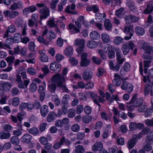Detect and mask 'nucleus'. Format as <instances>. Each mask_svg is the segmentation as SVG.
<instances>
[{"label":"nucleus","instance_id":"obj_55","mask_svg":"<svg viewBox=\"0 0 153 153\" xmlns=\"http://www.w3.org/2000/svg\"><path fill=\"white\" fill-rule=\"evenodd\" d=\"M39 142L42 144L46 145L48 144V139L44 137H41L40 138Z\"/></svg>","mask_w":153,"mask_h":153},{"label":"nucleus","instance_id":"obj_4","mask_svg":"<svg viewBox=\"0 0 153 153\" xmlns=\"http://www.w3.org/2000/svg\"><path fill=\"white\" fill-rule=\"evenodd\" d=\"M3 14L5 17L12 19L18 16L19 13L18 11H15V10L10 11L7 10L3 12Z\"/></svg>","mask_w":153,"mask_h":153},{"label":"nucleus","instance_id":"obj_30","mask_svg":"<svg viewBox=\"0 0 153 153\" xmlns=\"http://www.w3.org/2000/svg\"><path fill=\"white\" fill-rule=\"evenodd\" d=\"M75 153H84L85 152V148L81 145H79L75 147Z\"/></svg>","mask_w":153,"mask_h":153},{"label":"nucleus","instance_id":"obj_2","mask_svg":"<svg viewBox=\"0 0 153 153\" xmlns=\"http://www.w3.org/2000/svg\"><path fill=\"white\" fill-rule=\"evenodd\" d=\"M45 5L46 4L43 3H38L36 4L37 7L39 8H42L45 7L39 10V13L41 14L40 17V21L43 19H46L48 16V8ZM40 23H41V22L40 21Z\"/></svg>","mask_w":153,"mask_h":153},{"label":"nucleus","instance_id":"obj_17","mask_svg":"<svg viewBox=\"0 0 153 153\" xmlns=\"http://www.w3.org/2000/svg\"><path fill=\"white\" fill-rule=\"evenodd\" d=\"M88 95L92 98L94 103L99 106V109H100L101 105L99 103V102L97 100V97L98 96L94 92H88Z\"/></svg>","mask_w":153,"mask_h":153},{"label":"nucleus","instance_id":"obj_46","mask_svg":"<svg viewBox=\"0 0 153 153\" xmlns=\"http://www.w3.org/2000/svg\"><path fill=\"white\" fill-rule=\"evenodd\" d=\"M150 60H146L144 61V72L145 74H146L147 73L148 68L149 65V64L151 62Z\"/></svg>","mask_w":153,"mask_h":153},{"label":"nucleus","instance_id":"obj_10","mask_svg":"<svg viewBox=\"0 0 153 153\" xmlns=\"http://www.w3.org/2000/svg\"><path fill=\"white\" fill-rule=\"evenodd\" d=\"M126 4L129 8L131 13H136L137 12V8L135 5L134 2L133 1L128 0L126 1Z\"/></svg>","mask_w":153,"mask_h":153},{"label":"nucleus","instance_id":"obj_12","mask_svg":"<svg viewBox=\"0 0 153 153\" xmlns=\"http://www.w3.org/2000/svg\"><path fill=\"white\" fill-rule=\"evenodd\" d=\"M123 32L128 35L132 36L134 33L133 26L129 25L125 26L124 28Z\"/></svg>","mask_w":153,"mask_h":153},{"label":"nucleus","instance_id":"obj_34","mask_svg":"<svg viewBox=\"0 0 153 153\" xmlns=\"http://www.w3.org/2000/svg\"><path fill=\"white\" fill-rule=\"evenodd\" d=\"M11 143L13 145L19 144V140L17 136H12L10 139Z\"/></svg>","mask_w":153,"mask_h":153},{"label":"nucleus","instance_id":"obj_5","mask_svg":"<svg viewBox=\"0 0 153 153\" xmlns=\"http://www.w3.org/2000/svg\"><path fill=\"white\" fill-rule=\"evenodd\" d=\"M90 63V60L87 59V54L86 53H82L81 56L80 66L85 67L88 66Z\"/></svg>","mask_w":153,"mask_h":153},{"label":"nucleus","instance_id":"obj_7","mask_svg":"<svg viewBox=\"0 0 153 153\" xmlns=\"http://www.w3.org/2000/svg\"><path fill=\"white\" fill-rule=\"evenodd\" d=\"M93 76V74L91 70L86 68L85 70L82 74L83 79L85 80L88 81L91 79Z\"/></svg>","mask_w":153,"mask_h":153},{"label":"nucleus","instance_id":"obj_24","mask_svg":"<svg viewBox=\"0 0 153 153\" xmlns=\"http://www.w3.org/2000/svg\"><path fill=\"white\" fill-rule=\"evenodd\" d=\"M69 28L70 29V31L73 33H77L80 31V30L76 28L74 24L71 23L69 25Z\"/></svg>","mask_w":153,"mask_h":153},{"label":"nucleus","instance_id":"obj_27","mask_svg":"<svg viewBox=\"0 0 153 153\" xmlns=\"http://www.w3.org/2000/svg\"><path fill=\"white\" fill-rule=\"evenodd\" d=\"M48 112V106L46 105L42 106L40 109V113L43 117L46 116Z\"/></svg>","mask_w":153,"mask_h":153},{"label":"nucleus","instance_id":"obj_48","mask_svg":"<svg viewBox=\"0 0 153 153\" xmlns=\"http://www.w3.org/2000/svg\"><path fill=\"white\" fill-rule=\"evenodd\" d=\"M22 18L20 17H18L16 18L15 21V24L17 26L21 27L22 26Z\"/></svg>","mask_w":153,"mask_h":153},{"label":"nucleus","instance_id":"obj_19","mask_svg":"<svg viewBox=\"0 0 153 153\" xmlns=\"http://www.w3.org/2000/svg\"><path fill=\"white\" fill-rule=\"evenodd\" d=\"M32 139V136L29 134H25L22 136L21 139V141L23 143H28Z\"/></svg>","mask_w":153,"mask_h":153},{"label":"nucleus","instance_id":"obj_16","mask_svg":"<svg viewBox=\"0 0 153 153\" xmlns=\"http://www.w3.org/2000/svg\"><path fill=\"white\" fill-rule=\"evenodd\" d=\"M30 82L29 79H27L24 81V82L22 81L17 82L18 87L20 89L25 88H27V87Z\"/></svg>","mask_w":153,"mask_h":153},{"label":"nucleus","instance_id":"obj_6","mask_svg":"<svg viewBox=\"0 0 153 153\" xmlns=\"http://www.w3.org/2000/svg\"><path fill=\"white\" fill-rule=\"evenodd\" d=\"M121 88L122 90L126 91L128 93H130L133 91V87L131 84L124 81L122 82Z\"/></svg>","mask_w":153,"mask_h":153},{"label":"nucleus","instance_id":"obj_35","mask_svg":"<svg viewBox=\"0 0 153 153\" xmlns=\"http://www.w3.org/2000/svg\"><path fill=\"white\" fill-rule=\"evenodd\" d=\"M142 48L143 49L148 53H151V48L149 47V44L146 43H144L143 44Z\"/></svg>","mask_w":153,"mask_h":153},{"label":"nucleus","instance_id":"obj_15","mask_svg":"<svg viewBox=\"0 0 153 153\" xmlns=\"http://www.w3.org/2000/svg\"><path fill=\"white\" fill-rule=\"evenodd\" d=\"M12 86V84L8 81L4 82L1 84V87L3 91H9Z\"/></svg>","mask_w":153,"mask_h":153},{"label":"nucleus","instance_id":"obj_38","mask_svg":"<svg viewBox=\"0 0 153 153\" xmlns=\"http://www.w3.org/2000/svg\"><path fill=\"white\" fill-rule=\"evenodd\" d=\"M15 59V57L13 56H9L6 58V60L8 63V65L12 66L14 62Z\"/></svg>","mask_w":153,"mask_h":153},{"label":"nucleus","instance_id":"obj_41","mask_svg":"<svg viewBox=\"0 0 153 153\" xmlns=\"http://www.w3.org/2000/svg\"><path fill=\"white\" fill-rule=\"evenodd\" d=\"M104 48V51L106 53H108V52H109L110 50L114 49V46L108 44L105 45Z\"/></svg>","mask_w":153,"mask_h":153},{"label":"nucleus","instance_id":"obj_51","mask_svg":"<svg viewBox=\"0 0 153 153\" xmlns=\"http://www.w3.org/2000/svg\"><path fill=\"white\" fill-rule=\"evenodd\" d=\"M82 120L85 123H88L91 121V117L90 116L88 115L84 116L82 117Z\"/></svg>","mask_w":153,"mask_h":153},{"label":"nucleus","instance_id":"obj_63","mask_svg":"<svg viewBox=\"0 0 153 153\" xmlns=\"http://www.w3.org/2000/svg\"><path fill=\"white\" fill-rule=\"evenodd\" d=\"M148 107L147 105H144L138 108V111L141 112H145L148 110Z\"/></svg>","mask_w":153,"mask_h":153},{"label":"nucleus","instance_id":"obj_18","mask_svg":"<svg viewBox=\"0 0 153 153\" xmlns=\"http://www.w3.org/2000/svg\"><path fill=\"white\" fill-rule=\"evenodd\" d=\"M103 148V145L100 142L95 143L92 147V150L93 152H96L100 150Z\"/></svg>","mask_w":153,"mask_h":153},{"label":"nucleus","instance_id":"obj_45","mask_svg":"<svg viewBox=\"0 0 153 153\" xmlns=\"http://www.w3.org/2000/svg\"><path fill=\"white\" fill-rule=\"evenodd\" d=\"M70 98L69 95L68 94L65 95L62 97V100L61 103L62 104H68V100Z\"/></svg>","mask_w":153,"mask_h":153},{"label":"nucleus","instance_id":"obj_28","mask_svg":"<svg viewBox=\"0 0 153 153\" xmlns=\"http://www.w3.org/2000/svg\"><path fill=\"white\" fill-rule=\"evenodd\" d=\"M152 88V86L149 84L147 83L144 85V94L145 95H147Z\"/></svg>","mask_w":153,"mask_h":153},{"label":"nucleus","instance_id":"obj_36","mask_svg":"<svg viewBox=\"0 0 153 153\" xmlns=\"http://www.w3.org/2000/svg\"><path fill=\"white\" fill-rule=\"evenodd\" d=\"M153 10V5L152 4L147 5V8L144 11V13L145 14L150 13Z\"/></svg>","mask_w":153,"mask_h":153},{"label":"nucleus","instance_id":"obj_32","mask_svg":"<svg viewBox=\"0 0 153 153\" xmlns=\"http://www.w3.org/2000/svg\"><path fill=\"white\" fill-rule=\"evenodd\" d=\"M73 48L71 47H67L65 49V52L66 55L68 56H72L73 53Z\"/></svg>","mask_w":153,"mask_h":153},{"label":"nucleus","instance_id":"obj_54","mask_svg":"<svg viewBox=\"0 0 153 153\" xmlns=\"http://www.w3.org/2000/svg\"><path fill=\"white\" fill-rule=\"evenodd\" d=\"M37 86L35 83H32L30 85L29 90L32 92H35L37 89Z\"/></svg>","mask_w":153,"mask_h":153},{"label":"nucleus","instance_id":"obj_29","mask_svg":"<svg viewBox=\"0 0 153 153\" xmlns=\"http://www.w3.org/2000/svg\"><path fill=\"white\" fill-rule=\"evenodd\" d=\"M37 41L40 43H43L44 44L47 45H48V41L47 39H45L43 36H40L38 37Z\"/></svg>","mask_w":153,"mask_h":153},{"label":"nucleus","instance_id":"obj_40","mask_svg":"<svg viewBox=\"0 0 153 153\" xmlns=\"http://www.w3.org/2000/svg\"><path fill=\"white\" fill-rule=\"evenodd\" d=\"M75 44L78 46H85V40L83 39H77L75 41Z\"/></svg>","mask_w":153,"mask_h":153},{"label":"nucleus","instance_id":"obj_49","mask_svg":"<svg viewBox=\"0 0 153 153\" xmlns=\"http://www.w3.org/2000/svg\"><path fill=\"white\" fill-rule=\"evenodd\" d=\"M3 127L5 131L8 132L11 131L13 129L12 126L8 124H4Z\"/></svg>","mask_w":153,"mask_h":153},{"label":"nucleus","instance_id":"obj_22","mask_svg":"<svg viewBox=\"0 0 153 153\" xmlns=\"http://www.w3.org/2000/svg\"><path fill=\"white\" fill-rule=\"evenodd\" d=\"M105 29L107 30L110 31L112 27V25L110 21L108 19H106L104 22Z\"/></svg>","mask_w":153,"mask_h":153},{"label":"nucleus","instance_id":"obj_47","mask_svg":"<svg viewBox=\"0 0 153 153\" xmlns=\"http://www.w3.org/2000/svg\"><path fill=\"white\" fill-rule=\"evenodd\" d=\"M71 129L72 131L77 132L80 130V126L78 124L76 123L72 126Z\"/></svg>","mask_w":153,"mask_h":153},{"label":"nucleus","instance_id":"obj_62","mask_svg":"<svg viewBox=\"0 0 153 153\" xmlns=\"http://www.w3.org/2000/svg\"><path fill=\"white\" fill-rule=\"evenodd\" d=\"M129 128L131 131L137 129V123L135 122L130 123L129 125Z\"/></svg>","mask_w":153,"mask_h":153},{"label":"nucleus","instance_id":"obj_20","mask_svg":"<svg viewBox=\"0 0 153 153\" xmlns=\"http://www.w3.org/2000/svg\"><path fill=\"white\" fill-rule=\"evenodd\" d=\"M106 15L105 13H103L102 17L101 13H97L96 14V19L98 22H102L106 18Z\"/></svg>","mask_w":153,"mask_h":153},{"label":"nucleus","instance_id":"obj_9","mask_svg":"<svg viewBox=\"0 0 153 153\" xmlns=\"http://www.w3.org/2000/svg\"><path fill=\"white\" fill-rule=\"evenodd\" d=\"M140 18L138 17H136L132 15L126 16L125 18V20L127 24H131L132 22H137Z\"/></svg>","mask_w":153,"mask_h":153},{"label":"nucleus","instance_id":"obj_42","mask_svg":"<svg viewBox=\"0 0 153 153\" xmlns=\"http://www.w3.org/2000/svg\"><path fill=\"white\" fill-rule=\"evenodd\" d=\"M87 45L88 47L90 48H96L98 45L97 43L93 41L88 42Z\"/></svg>","mask_w":153,"mask_h":153},{"label":"nucleus","instance_id":"obj_53","mask_svg":"<svg viewBox=\"0 0 153 153\" xmlns=\"http://www.w3.org/2000/svg\"><path fill=\"white\" fill-rule=\"evenodd\" d=\"M122 3L121 0H113L111 3V6L115 7L117 6H120Z\"/></svg>","mask_w":153,"mask_h":153},{"label":"nucleus","instance_id":"obj_56","mask_svg":"<svg viewBox=\"0 0 153 153\" xmlns=\"http://www.w3.org/2000/svg\"><path fill=\"white\" fill-rule=\"evenodd\" d=\"M56 117V115L54 113L52 112H50L48 115V122L53 120Z\"/></svg>","mask_w":153,"mask_h":153},{"label":"nucleus","instance_id":"obj_39","mask_svg":"<svg viewBox=\"0 0 153 153\" xmlns=\"http://www.w3.org/2000/svg\"><path fill=\"white\" fill-rule=\"evenodd\" d=\"M10 135L9 133L1 131L0 133V138L2 139H7L10 138Z\"/></svg>","mask_w":153,"mask_h":153},{"label":"nucleus","instance_id":"obj_1","mask_svg":"<svg viewBox=\"0 0 153 153\" xmlns=\"http://www.w3.org/2000/svg\"><path fill=\"white\" fill-rule=\"evenodd\" d=\"M52 80L53 82L56 84L58 87L61 88L63 92L68 93L70 92L64 82H65V79L64 76L59 74H57L53 76Z\"/></svg>","mask_w":153,"mask_h":153},{"label":"nucleus","instance_id":"obj_33","mask_svg":"<svg viewBox=\"0 0 153 153\" xmlns=\"http://www.w3.org/2000/svg\"><path fill=\"white\" fill-rule=\"evenodd\" d=\"M28 132L29 133L33 134L34 136L37 135L39 133L38 129L37 128L34 127L29 129Z\"/></svg>","mask_w":153,"mask_h":153},{"label":"nucleus","instance_id":"obj_50","mask_svg":"<svg viewBox=\"0 0 153 153\" xmlns=\"http://www.w3.org/2000/svg\"><path fill=\"white\" fill-rule=\"evenodd\" d=\"M19 92V89L16 87H13L10 91V93L13 96H16L18 94Z\"/></svg>","mask_w":153,"mask_h":153},{"label":"nucleus","instance_id":"obj_11","mask_svg":"<svg viewBox=\"0 0 153 153\" xmlns=\"http://www.w3.org/2000/svg\"><path fill=\"white\" fill-rule=\"evenodd\" d=\"M153 79V68L149 70V74L147 77L145 76H143V81L144 82L148 81L149 83L152 82V79Z\"/></svg>","mask_w":153,"mask_h":153},{"label":"nucleus","instance_id":"obj_60","mask_svg":"<svg viewBox=\"0 0 153 153\" xmlns=\"http://www.w3.org/2000/svg\"><path fill=\"white\" fill-rule=\"evenodd\" d=\"M92 59L94 63L97 65H100L101 62V60L99 58L95 56H93Z\"/></svg>","mask_w":153,"mask_h":153},{"label":"nucleus","instance_id":"obj_26","mask_svg":"<svg viewBox=\"0 0 153 153\" xmlns=\"http://www.w3.org/2000/svg\"><path fill=\"white\" fill-rule=\"evenodd\" d=\"M135 32L139 36H142L145 33L144 29L140 27H137L135 28Z\"/></svg>","mask_w":153,"mask_h":153},{"label":"nucleus","instance_id":"obj_14","mask_svg":"<svg viewBox=\"0 0 153 153\" xmlns=\"http://www.w3.org/2000/svg\"><path fill=\"white\" fill-rule=\"evenodd\" d=\"M137 135L133 136L132 139L130 140L128 142V147L129 149H132L137 142Z\"/></svg>","mask_w":153,"mask_h":153},{"label":"nucleus","instance_id":"obj_23","mask_svg":"<svg viewBox=\"0 0 153 153\" xmlns=\"http://www.w3.org/2000/svg\"><path fill=\"white\" fill-rule=\"evenodd\" d=\"M90 38L93 40H97L100 38V34L97 31L91 32L90 34Z\"/></svg>","mask_w":153,"mask_h":153},{"label":"nucleus","instance_id":"obj_21","mask_svg":"<svg viewBox=\"0 0 153 153\" xmlns=\"http://www.w3.org/2000/svg\"><path fill=\"white\" fill-rule=\"evenodd\" d=\"M146 143H152L153 142V131H152L147 135L145 139Z\"/></svg>","mask_w":153,"mask_h":153},{"label":"nucleus","instance_id":"obj_61","mask_svg":"<svg viewBox=\"0 0 153 153\" xmlns=\"http://www.w3.org/2000/svg\"><path fill=\"white\" fill-rule=\"evenodd\" d=\"M124 10V8L123 7H121L119 9L116 10L115 12V14L116 16L120 18L122 16V13Z\"/></svg>","mask_w":153,"mask_h":153},{"label":"nucleus","instance_id":"obj_25","mask_svg":"<svg viewBox=\"0 0 153 153\" xmlns=\"http://www.w3.org/2000/svg\"><path fill=\"white\" fill-rule=\"evenodd\" d=\"M116 56L117 63L118 64H122L124 61L125 59L122 58L120 56V52L119 50L116 51Z\"/></svg>","mask_w":153,"mask_h":153},{"label":"nucleus","instance_id":"obj_44","mask_svg":"<svg viewBox=\"0 0 153 153\" xmlns=\"http://www.w3.org/2000/svg\"><path fill=\"white\" fill-rule=\"evenodd\" d=\"M123 39L119 36H116L114 40V42L116 45L120 44L123 41Z\"/></svg>","mask_w":153,"mask_h":153},{"label":"nucleus","instance_id":"obj_57","mask_svg":"<svg viewBox=\"0 0 153 153\" xmlns=\"http://www.w3.org/2000/svg\"><path fill=\"white\" fill-rule=\"evenodd\" d=\"M150 129L147 127H145L141 131V132H140L139 134L140 135V134L142 135H146V134L149 133H150L151 131H150Z\"/></svg>","mask_w":153,"mask_h":153},{"label":"nucleus","instance_id":"obj_59","mask_svg":"<svg viewBox=\"0 0 153 153\" xmlns=\"http://www.w3.org/2000/svg\"><path fill=\"white\" fill-rule=\"evenodd\" d=\"M35 44L33 42L31 41L29 42L28 45V48L29 50L31 51H35Z\"/></svg>","mask_w":153,"mask_h":153},{"label":"nucleus","instance_id":"obj_58","mask_svg":"<svg viewBox=\"0 0 153 153\" xmlns=\"http://www.w3.org/2000/svg\"><path fill=\"white\" fill-rule=\"evenodd\" d=\"M151 144L146 143V144L143 147V149L147 152L151 151L152 149V146L151 145Z\"/></svg>","mask_w":153,"mask_h":153},{"label":"nucleus","instance_id":"obj_31","mask_svg":"<svg viewBox=\"0 0 153 153\" xmlns=\"http://www.w3.org/2000/svg\"><path fill=\"white\" fill-rule=\"evenodd\" d=\"M102 39L104 43H108L110 41L108 35L106 33H103L102 35Z\"/></svg>","mask_w":153,"mask_h":153},{"label":"nucleus","instance_id":"obj_64","mask_svg":"<svg viewBox=\"0 0 153 153\" xmlns=\"http://www.w3.org/2000/svg\"><path fill=\"white\" fill-rule=\"evenodd\" d=\"M145 124L149 127H153V118L151 120H146L145 121Z\"/></svg>","mask_w":153,"mask_h":153},{"label":"nucleus","instance_id":"obj_37","mask_svg":"<svg viewBox=\"0 0 153 153\" xmlns=\"http://www.w3.org/2000/svg\"><path fill=\"white\" fill-rule=\"evenodd\" d=\"M20 101L19 98L17 97H14L12 100V104L14 106H17L20 103Z\"/></svg>","mask_w":153,"mask_h":153},{"label":"nucleus","instance_id":"obj_3","mask_svg":"<svg viewBox=\"0 0 153 153\" xmlns=\"http://www.w3.org/2000/svg\"><path fill=\"white\" fill-rule=\"evenodd\" d=\"M137 95L135 94L132 97L129 104H133L135 107L141 106L143 104V100L142 97L137 98Z\"/></svg>","mask_w":153,"mask_h":153},{"label":"nucleus","instance_id":"obj_52","mask_svg":"<svg viewBox=\"0 0 153 153\" xmlns=\"http://www.w3.org/2000/svg\"><path fill=\"white\" fill-rule=\"evenodd\" d=\"M122 49L123 51V54L125 55H127L129 51V49L126 44L123 45Z\"/></svg>","mask_w":153,"mask_h":153},{"label":"nucleus","instance_id":"obj_43","mask_svg":"<svg viewBox=\"0 0 153 153\" xmlns=\"http://www.w3.org/2000/svg\"><path fill=\"white\" fill-rule=\"evenodd\" d=\"M27 72L28 74L32 75H35L37 74L35 69L33 68H29L27 69Z\"/></svg>","mask_w":153,"mask_h":153},{"label":"nucleus","instance_id":"obj_8","mask_svg":"<svg viewBox=\"0 0 153 153\" xmlns=\"http://www.w3.org/2000/svg\"><path fill=\"white\" fill-rule=\"evenodd\" d=\"M23 7V3L21 1H19L17 2L11 4L10 6V9L11 10H16L18 9H22Z\"/></svg>","mask_w":153,"mask_h":153},{"label":"nucleus","instance_id":"obj_13","mask_svg":"<svg viewBox=\"0 0 153 153\" xmlns=\"http://www.w3.org/2000/svg\"><path fill=\"white\" fill-rule=\"evenodd\" d=\"M50 68L51 70L55 72H59L61 70V66L60 64L56 62H54L51 65Z\"/></svg>","mask_w":153,"mask_h":153}]
</instances>
